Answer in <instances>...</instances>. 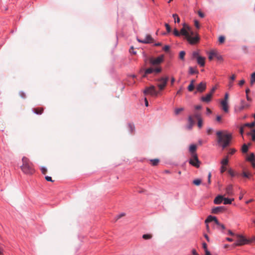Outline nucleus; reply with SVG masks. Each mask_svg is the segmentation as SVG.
Instances as JSON below:
<instances>
[{
  "label": "nucleus",
  "mask_w": 255,
  "mask_h": 255,
  "mask_svg": "<svg viewBox=\"0 0 255 255\" xmlns=\"http://www.w3.org/2000/svg\"><path fill=\"white\" fill-rule=\"evenodd\" d=\"M165 26L166 27L167 32L168 33L170 32L171 31V28L170 25L168 23H165Z\"/></svg>",
  "instance_id": "obj_47"
},
{
  "label": "nucleus",
  "mask_w": 255,
  "mask_h": 255,
  "mask_svg": "<svg viewBox=\"0 0 255 255\" xmlns=\"http://www.w3.org/2000/svg\"><path fill=\"white\" fill-rule=\"evenodd\" d=\"M189 163L196 168H199L201 164V162L199 161L198 158L197 154H194L192 156H191Z\"/></svg>",
  "instance_id": "obj_8"
},
{
  "label": "nucleus",
  "mask_w": 255,
  "mask_h": 255,
  "mask_svg": "<svg viewBox=\"0 0 255 255\" xmlns=\"http://www.w3.org/2000/svg\"><path fill=\"white\" fill-rule=\"evenodd\" d=\"M137 41L142 43H150L153 42V39L150 35L147 34L146 35V37L144 39L140 40L139 39H137Z\"/></svg>",
  "instance_id": "obj_10"
},
{
  "label": "nucleus",
  "mask_w": 255,
  "mask_h": 255,
  "mask_svg": "<svg viewBox=\"0 0 255 255\" xmlns=\"http://www.w3.org/2000/svg\"><path fill=\"white\" fill-rule=\"evenodd\" d=\"M221 104L223 110L225 112H228V102L226 101H221Z\"/></svg>",
  "instance_id": "obj_18"
},
{
  "label": "nucleus",
  "mask_w": 255,
  "mask_h": 255,
  "mask_svg": "<svg viewBox=\"0 0 255 255\" xmlns=\"http://www.w3.org/2000/svg\"><path fill=\"white\" fill-rule=\"evenodd\" d=\"M194 89V85H189L188 87V90L189 91L191 92Z\"/></svg>",
  "instance_id": "obj_48"
},
{
  "label": "nucleus",
  "mask_w": 255,
  "mask_h": 255,
  "mask_svg": "<svg viewBox=\"0 0 255 255\" xmlns=\"http://www.w3.org/2000/svg\"><path fill=\"white\" fill-rule=\"evenodd\" d=\"M211 172H209L208 175V183L210 184L211 183Z\"/></svg>",
  "instance_id": "obj_57"
},
{
  "label": "nucleus",
  "mask_w": 255,
  "mask_h": 255,
  "mask_svg": "<svg viewBox=\"0 0 255 255\" xmlns=\"http://www.w3.org/2000/svg\"><path fill=\"white\" fill-rule=\"evenodd\" d=\"M162 71V69L160 67H156L155 68H154V71L156 73H160Z\"/></svg>",
  "instance_id": "obj_43"
},
{
  "label": "nucleus",
  "mask_w": 255,
  "mask_h": 255,
  "mask_svg": "<svg viewBox=\"0 0 255 255\" xmlns=\"http://www.w3.org/2000/svg\"><path fill=\"white\" fill-rule=\"evenodd\" d=\"M143 93L145 95L149 94L152 96H157L159 94V92L156 90L155 87L153 85L146 87Z\"/></svg>",
  "instance_id": "obj_5"
},
{
  "label": "nucleus",
  "mask_w": 255,
  "mask_h": 255,
  "mask_svg": "<svg viewBox=\"0 0 255 255\" xmlns=\"http://www.w3.org/2000/svg\"><path fill=\"white\" fill-rule=\"evenodd\" d=\"M185 55V52L184 51H181L179 53V58L181 60H184V56Z\"/></svg>",
  "instance_id": "obj_39"
},
{
  "label": "nucleus",
  "mask_w": 255,
  "mask_h": 255,
  "mask_svg": "<svg viewBox=\"0 0 255 255\" xmlns=\"http://www.w3.org/2000/svg\"><path fill=\"white\" fill-rule=\"evenodd\" d=\"M150 162L153 166H156L159 162V160L158 159H150Z\"/></svg>",
  "instance_id": "obj_25"
},
{
  "label": "nucleus",
  "mask_w": 255,
  "mask_h": 255,
  "mask_svg": "<svg viewBox=\"0 0 255 255\" xmlns=\"http://www.w3.org/2000/svg\"><path fill=\"white\" fill-rule=\"evenodd\" d=\"M216 89H217L216 87H214L212 89L211 91H210V92L209 93H210V94H211V95H213V94L214 93V92H215V90H216Z\"/></svg>",
  "instance_id": "obj_59"
},
{
  "label": "nucleus",
  "mask_w": 255,
  "mask_h": 255,
  "mask_svg": "<svg viewBox=\"0 0 255 255\" xmlns=\"http://www.w3.org/2000/svg\"><path fill=\"white\" fill-rule=\"evenodd\" d=\"M237 243H235V246H242L248 244V240L245 239L244 237L240 235H236Z\"/></svg>",
  "instance_id": "obj_9"
},
{
  "label": "nucleus",
  "mask_w": 255,
  "mask_h": 255,
  "mask_svg": "<svg viewBox=\"0 0 255 255\" xmlns=\"http://www.w3.org/2000/svg\"><path fill=\"white\" fill-rule=\"evenodd\" d=\"M250 105L246 103L244 100H241L240 103V106L238 108V110L239 112L242 111L245 109L248 108Z\"/></svg>",
  "instance_id": "obj_13"
},
{
  "label": "nucleus",
  "mask_w": 255,
  "mask_h": 255,
  "mask_svg": "<svg viewBox=\"0 0 255 255\" xmlns=\"http://www.w3.org/2000/svg\"><path fill=\"white\" fill-rule=\"evenodd\" d=\"M40 170L43 174H46L47 172V170L45 167H41Z\"/></svg>",
  "instance_id": "obj_45"
},
{
  "label": "nucleus",
  "mask_w": 255,
  "mask_h": 255,
  "mask_svg": "<svg viewBox=\"0 0 255 255\" xmlns=\"http://www.w3.org/2000/svg\"><path fill=\"white\" fill-rule=\"evenodd\" d=\"M168 80L169 77L167 76H162L155 79L157 82L156 86L159 91H162L165 88Z\"/></svg>",
  "instance_id": "obj_4"
},
{
  "label": "nucleus",
  "mask_w": 255,
  "mask_h": 255,
  "mask_svg": "<svg viewBox=\"0 0 255 255\" xmlns=\"http://www.w3.org/2000/svg\"><path fill=\"white\" fill-rule=\"evenodd\" d=\"M217 219L216 217L209 216L207 219L205 220V223H208V222H210L212 221H215V220Z\"/></svg>",
  "instance_id": "obj_24"
},
{
  "label": "nucleus",
  "mask_w": 255,
  "mask_h": 255,
  "mask_svg": "<svg viewBox=\"0 0 255 255\" xmlns=\"http://www.w3.org/2000/svg\"><path fill=\"white\" fill-rule=\"evenodd\" d=\"M255 126V122L252 123H246L244 125V127H250L251 128H254Z\"/></svg>",
  "instance_id": "obj_30"
},
{
  "label": "nucleus",
  "mask_w": 255,
  "mask_h": 255,
  "mask_svg": "<svg viewBox=\"0 0 255 255\" xmlns=\"http://www.w3.org/2000/svg\"><path fill=\"white\" fill-rule=\"evenodd\" d=\"M214 58H216L219 61H223L222 56L216 50H212L208 52V58L209 60L211 61Z\"/></svg>",
  "instance_id": "obj_6"
},
{
  "label": "nucleus",
  "mask_w": 255,
  "mask_h": 255,
  "mask_svg": "<svg viewBox=\"0 0 255 255\" xmlns=\"http://www.w3.org/2000/svg\"><path fill=\"white\" fill-rule=\"evenodd\" d=\"M251 174L250 172H247L246 171H244L242 173V176L246 178H250L251 176Z\"/></svg>",
  "instance_id": "obj_38"
},
{
  "label": "nucleus",
  "mask_w": 255,
  "mask_h": 255,
  "mask_svg": "<svg viewBox=\"0 0 255 255\" xmlns=\"http://www.w3.org/2000/svg\"><path fill=\"white\" fill-rule=\"evenodd\" d=\"M45 178L47 181L53 182V180L52 179V178L50 176H45Z\"/></svg>",
  "instance_id": "obj_53"
},
{
  "label": "nucleus",
  "mask_w": 255,
  "mask_h": 255,
  "mask_svg": "<svg viewBox=\"0 0 255 255\" xmlns=\"http://www.w3.org/2000/svg\"><path fill=\"white\" fill-rule=\"evenodd\" d=\"M228 99H229V95L228 93H226L225 95L224 100H223L222 101H226V102H228Z\"/></svg>",
  "instance_id": "obj_56"
},
{
  "label": "nucleus",
  "mask_w": 255,
  "mask_h": 255,
  "mask_svg": "<svg viewBox=\"0 0 255 255\" xmlns=\"http://www.w3.org/2000/svg\"><path fill=\"white\" fill-rule=\"evenodd\" d=\"M188 122L191 127H192V126L194 124V121L193 119V117L191 116H189V117H188Z\"/></svg>",
  "instance_id": "obj_35"
},
{
  "label": "nucleus",
  "mask_w": 255,
  "mask_h": 255,
  "mask_svg": "<svg viewBox=\"0 0 255 255\" xmlns=\"http://www.w3.org/2000/svg\"><path fill=\"white\" fill-rule=\"evenodd\" d=\"M164 55H161L155 58L150 57L149 58V61L151 65L155 66L161 63L164 60Z\"/></svg>",
  "instance_id": "obj_7"
},
{
  "label": "nucleus",
  "mask_w": 255,
  "mask_h": 255,
  "mask_svg": "<svg viewBox=\"0 0 255 255\" xmlns=\"http://www.w3.org/2000/svg\"><path fill=\"white\" fill-rule=\"evenodd\" d=\"M245 127H244V125L240 128V132L241 134H243V133H244V128H245Z\"/></svg>",
  "instance_id": "obj_61"
},
{
  "label": "nucleus",
  "mask_w": 255,
  "mask_h": 255,
  "mask_svg": "<svg viewBox=\"0 0 255 255\" xmlns=\"http://www.w3.org/2000/svg\"><path fill=\"white\" fill-rule=\"evenodd\" d=\"M184 111L183 108H176L174 110V114L175 115H179L181 112Z\"/></svg>",
  "instance_id": "obj_26"
},
{
  "label": "nucleus",
  "mask_w": 255,
  "mask_h": 255,
  "mask_svg": "<svg viewBox=\"0 0 255 255\" xmlns=\"http://www.w3.org/2000/svg\"><path fill=\"white\" fill-rule=\"evenodd\" d=\"M228 163V159L227 157L224 158L221 162V163L222 164V165H226Z\"/></svg>",
  "instance_id": "obj_42"
},
{
  "label": "nucleus",
  "mask_w": 255,
  "mask_h": 255,
  "mask_svg": "<svg viewBox=\"0 0 255 255\" xmlns=\"http://www.w3.org/2000/svg\"><path fill=\"white\" fill-rule=\"evenodd\" d=\"M202 124H203V121H202V119L198 120V127L199 128H201L202 127Z\"/></svg>",
  "instance_id": "obj_46"
},
{
  "label": "nucleus",
  "mask_w": 255,
  "mask_h": 255,
  "mask_svg": "<svg viewBox=\"0 0 255 255\" xmlns=\"http://www.w3.org/2000/svg\"><path fill=\"white\" fill-rule=\"evenodd\" d=\"M22 164L20 166V169L25 174L32 175L35 173V169L33 163L26 157L22 158Z\"/></svg>",
  "instance_id": "obj_3"
},
{
  "label": "nucleus",
  "mask_w": 255,
  "mask_h": 255,
  "mask_svg": "<svg viewBox=\"0 0 255 255\" xmlns=\"http://www.w3.org/2000/svg\"><path fill=\"white\" fill-rule=\"evenodd\" d=\"M206 88V83L205 82H201L196 87L197 91L199 92H203Z\"/></svg>",
  "instance_id": "obj_11"
},
{
  "label": "nucleus",
  "mask_w": 255,
  "mask_h": 255,
  "mask_svg": "<svg viewBox=\"0 0 255 255\" xmlns=\"http://www.w3.org/2000/svg\"><path fill=\"white\" fill-rule=\"evenodd\" d=\"M254 83H255V72H254L251 75V83L253 84Z\"/></svg>",
  "instance_id": "obj_40"
},
{
  "label": "nucleus",
  "mask_w": 255,
  "mask_h": 255,
  "mask_svg": "<svg viewBox=\"0 0 255 255\" xmlns=\"http://www.w3.org/2000/svg\"><path fill=\"white\" fill-rule=\"evenodd\" d=\"M129 52L132 53L133 54H136V52L134 51V48L133 46H131L129 49Z\"/></svg>",
  "instance_id": "obj_54"
},
{
  "label": "nucleus",
  "mask_w": 255,
  "mask_h": 255,
  "mask_svg": "<svg viewBox=\"0 0 255 255\" xmlns=\"http://www.w3.org/2000/svg\"><path fill=\"white\" fill-rule=\"evenodd\" d=\"M198 64L201 67H203L205 65V58L203 57L200 56L198 57V58L196 59Z\"/></svg>",
  "instance_id": "obj_17"
},
{
  "label": "nucleus",
  "mask_w": 255,
  "mask_h": 255,
  "mask_svg": "<svg viewBox=\"0 0 255 255\" xmlns=\"http://www.w3.org/2000/svg\"><path fill=\"white\" fill-rule=\"evenodd\" d=\"M152 235L151 234H144L142 236V238L144 240H149L151 239Z\"/></svg>",
  "instance_id": "obj_31"
},
{
  "label": "nucleus",
  "mask_w": 255,
  "mask_h": 255,
  "mask_svg": "<svg viewBox=\"0 0 255 255\" xmlns=\"http://www.w3.org/2000/svg\"><path fill=\"white\" fill-rule=\"evenodd\" d=\"M33 111L37 115H41L43 112V109L42 108H34Z\"/></svg>",
  "instance_id": "obj_20"
},
{
  "label": "nucleus",
  "mask_w": 255,
  "mask_h": 255,
  "mask_svg": "<svg viewBox=\"0 0 255 255\" xmlns=\"http://www.w3.org/2000/svg\"><path fill=\"white\" fill-rule=\"evenodd\" d=\"M145 71V75L151 74L152 72H153L154 68L150 67V68L146 69Z\"/></svg>",
  "instance_id": "obj_33"
},
{
  "label": "nucleus",
  "mask_w": 255,
  "mask_h": 255,
  "mask_svg": "<svg viewBox=\"0 0 255 255\" xmlns=\"http://www.w3.org/2000/svg\"><path fill=\"white\" fill-rule=\"evenodd\" d=\"M126 215L125 213H122L120 215H119L117 217V220L120 219L121 218L123 217H124Z\"/></svg>",
  "instance_id": "obj_55"
},
{
  "label": "nucleus",
  "mask_w": 255,
  "mask_h": 255,
  "mask_svg": "<svg viewBox=\"0 0 255 255\" xmlns=\"http://www.w3.org/2000/svg\"><path fill=\"white\" fill-rule=\"evenodd\" d=\"M172 17L174 18V22H177V23H179L180 22V18L179 17H178V15L177 14H173L172 15Z\"/></svg>",
  "instance_id": "obj_29"
},
{
  "label": "nucleus",
  "mask_w": 255,
  "mask_h": 255,
  "mask_svg": "<svg viewBox=\"0 0 255 255\" xmlns=\"http://www.w3.org/2000/svg\"><path fill=\"white\" fill-rule=\"evenodd\" d=\"M225 38L223 36H220L219 37V42H220V43H224L225 41Z\"/></svg>",
  "instance_id": "obj_44"
},
{
  "label": "nucleus",
  "mask_w": 255,
  "mask_h": 255,
  "mask_svg": "<svg viewBox=\"0 0 255 255\" xmlns=\"http://www.w3.org/2000/svg\"><path fill=\"white\" fill-rule=\"evenodd\" d=\"M226 170V167H225L224 165H222L221 167V173H223L225 172Z\"/></svg>",
  "instance_id": "obj_60"
},
{
  "label": "nucleus",
  "mask_w": 255,
  "mask_h": 255,
  "mask_svg": "<svg viewBox=\"0 0 255 255\" xmlns=\"http://www.w3.org/2000/svg\"><path fill=\"white\" fill-rule=\"evenodd\" d=\"M242 151L243 153H246L248 151V146L246 144H244L242 148Z\"/></svg>",
  "instance_id": "obj_34"
},
{
  "label": "nucleus",
  "mask_w": 255,
  "mask_h": 255,
  "mask_svg": "<svg viewBox=\"0 0 255 255\" xmlns=\"http://www.w3.org/2000/svg\"><path fill=\"white\" fill-rule=\"evenodd\" d=\"M229 173L232 176H234L235 175L234 172L231 170L229 171Z\"/></svg>",
  "instance_id": "obj_62"
},
{
  "label": "nucleus",
  "mask_w": 255,
  "mask_h": 255,
  "mask_svg": "<svg viewBox=\"0 0 255 255\" xmlns=\"http://www.w3.org/2000/svg\"><path fill=\"white\" fill-rule=\"evenodd\" d=\"M236 75L235 74H233L232 75V76L230 77V80L229 82V83L228 84V86L229 88H231L233 86V81H234L236 79Z\"/></svg>",
  "instance_id": "obj_21"
},
{
  "label": "nucleus",
  "mask_w": 255,
  "mask_h": 255,
  "mask_svg": "<svg viewBox=\"0 0 255 255\" xmlns=\"http://www.w3.org/2000/svg\"><path fill=\"white\" fill-rule=\"evenodd\" d=\"M245 80L242 79V80L239 81V86H242V85H243L245 84Z\"/></svg>",
  "instance_id": "obj_58"
},
{
  "label": "nucleus",
  "mask_w": 255,
  "mask_h": 255,
  "mask_svg": "<svg viewBox=\"0 0 255 255\" xmlns=\"http://www.w3.org/2000/svg\"><path fill=\"white\" fill-rule=\"evenodd\" d=\"M221 120H222V117L221 116H217V117H216V120L218 121V122H221Z\"/></svg>",
  "instance_id": "obj_63"
},
{
  "label": "nucleus",
  "mask_w": 255,
  "mask_h": 255,
  "mask_svg": "<svg viewBox=\"0 0 255 255\" xmlns=\"http://www.w3.org/2000/svg\"><path fill=\"white\" fill-rule=\"evenodd\" d=\"M193 117L197 119V120L201 119V114L198 112H196L194 113Z\"/></svg>",
  "instance_id": "obj_41"
},
{
  "label": "nucleus",
  "mask_w": 255,
  "mask_h": 255,
  "mask_svg": "<svg viewBox=\"0 0 255 255\" xmlns=\"http://www.w3.org/2000/svg\"><path fill=\"white\" fill-rule=\"evenodd\" d=\"M5 128V125L3 124V123L0 121V129L2 130Z\"/></svg>",
  "instance_id": "obj_51"
},
{
  "label": "nucleus",
  "mask_w": 255,
  "mask_h": 255,
  "mask_svg": "<svg viewBox=\"0 0 255 255\" xmlns=\"http://www.w3.org/2000/svg\"><path fill=\"white\" fill-rule=\"evenodd\" d=\"M232 191H233L232 185H228L226 189V194L228 196L232 195L233 194Z\"/></svg>",
  "instance_id": "obj_19"
},
{
  "label": "nucleus",
  "mask_w": 255,
  "mask_h": 255,
  "mask_svg": "<svg viewBox=\"0 0 255 255\" xmlns=\"http://www.w3.org/2000/svg\"><path fill=\"white\" fill-rule=\"evenodd\" d=\"M234 200V199H229V198H224V199L223 200L224 201V204L226 205V204H230L232 203V201Z\"/></svg>",
  "instance_id": "obj_28"
},
{
  "label": "nucleus",
  "mask_w": 255,
  "mask_h": 255,
  "mask_svg": "<svg viewBox=\"0 0 255 255\" xmlns=\"http://www.w3.org/2000/svg\"><path fill=\"white\" fill-rule=\"evenodd\" d=\"M194 25H195V26L197 28V29H199L200 28V24H199V22H198V21H197V20H194Z\"/></svg>",
  "instance_id": "obj_49"
},
{
  "label": "nucleus",
  "mask_w": 255,
  "mask_h": 255,
  "mask_svg": "<svg viewBox=\"0 0 255 255\" xmlns=\"http://www.w3.org/2000/svg\"><path fill=\"white\" fill-rule=\"evenodd\" d=\"M128 128L130 132L132 133L134 130V126L132 124H128Z\"/></svg>",
  "instance_id": "obj_27"
},
{
  "label": "nucleus",
  "mask_w": 255,
  "mask_h": 255,
  "mask_svg": "<svg viewBox=\"0 0 255 255\" xmlns=\"http://www.w3.org/2000/svg\"><path fill=\"white\" fill-rule=\"evenodd\" d=\"M18 94L19 96L23 99H25L26 97L25 93L22 91H19Z\"/></svg>",
  "instance_id": "obj_37"
},
{
  "label": "nucleus",
  "mask_w": 255,
  "mask_h": 255,
  "mask_svg": "<svg viewBox=\"0 0 255 255\" xmlns=\"http://www.w3.org/2000/svg\"><path fill=\"white\" fill-rule=\"evenodd\" d=\"M213 95L211 94L208 93L206 96L201 97V101L204 102L208 103L211 101Z\"/></svg>",
  "instance_id": "obj_14"
},
{
  "label": "nucleus",
  "mask_w": 255,
  "mask_h": 255,
  "mask_svg": "<svg viewBox=\"0 0 255 255\" xmlns=\"http://www.w3.org/2000/svg\"><path fill=\"white\" fill-rule=\"evenodd\" d=\"M218 143L223 148H225L230 145L232 138V134L227 130H219L216 132Z\"/></svg>",
  "instance_id": "obj_2"
},
{
  "label": "nucleus",
  "mask_w": 255,
  "mask_h": 255,
  "mask_svg": "<svg viewBox=\"0 0 255 255\" xmlns=\"http://www.w3.org/2000/svg\"><path fill=\"white\" fill-rule=\"evenodd\" d=\"M198 14L199 16L201 18H203L205 16L204 14L202 11H201L200 10L198 11Z\"/></svg>",
  "instance_id": "obj_52"
},
{
  "label": "nucleus",
  "mask_w": 255,
  "mask_h": 255,
  "mask_svg": "<svg viewBox=\"0 0 255 255\" xmlns=\"http://www.w3.org/2000/svg\"><path fill=\"white\" fill-rule=\"evenodd\" d=\"M224 199V197L223 196L218 195L214 199V203L215 204H220L223 201Z\"/></svg>",
  "instance_id": "obj_16"
},
{
  "label": "nucleus",
  "mask_w": 255,
  "mask_h": 255,
  "mask_svg": "<svg viewBox=\"0 0 255 255\" xmlns=\"http://www.w3.org/2000/svg\"><path fill=\"white\" fill-rule=\"evenodd\" d=\"M255 241V237L252 238L250 240H248V243Z\"/></svg>",
  "instance_id": "obj_64"
},
{
  "label": "nucleus",
  "mask_w": 255,
  "mask_h": 255,
  "mask_svg": "<svg viewBox=\"0 0 255 255\" xmlns=\"http://www.w3.org/2000/svg\"><path fill=\"white\" fill-rule=\"evenodd\" d=\"M170 49V46H168V45H165V46L163 47V50L164 51H165V52H168L169 51Z\"/></svg>",
  "instance_id": "obj_50"
},
{
  "label": "nucleus",
  "mask_w": 255,
  "mask_h": 255,
  "mask_svg": "<svg viewBox=\"0 0 255 255\" xmlns=\"http://www.w3.org/2000/svg\"><path fill=\"white\" fill-rule=\"evenodd\" d=\"M225 210V208L223 206L216 207L212 209V213L218 214L220 213L224 212Z\"/></svg>",
  "instance_id": "obj_12"
},
{
  "label": "nucleus",
  "mask_w": 255,
  "mask_h": 255,
  "mask_svg": "<svg viewBox=\"0 0 255 255\" xmlns=\"http://www.w3.org/2000/svg\"><path fill=\"white\" fill-rule=\"evenodd\" d=\"M173 33L176 36H179L180 34L185 36L188 42L192 45L196 44L200 41V37L197 32L193 31L191 27L185 23H183L180 32L175 28Z\"/></svg>",
  "instance_id": "obj_1"
},
{
  "label": "nucleus",
  "mask_w": 255,
  "mask_h": 255,
  "mask_svg": "<svg viewBox=\"0 0 255 255\" xmlns=\"http://www.w3.org/2000/svg\"><path fill=\"white\" fill-rule=\"evenodd\" d=\"M197 150V146L195 144H191L189 147V152L190 153L191 156H192L194 154H197L196 153Z\"/></svg>",
  "instance_id": "obj_15"
},
{
  "label": "nucleus",
  "mask_w": 255,
  "mask_h": 255,
  "mask_svg": "<svg viewBox=\"0 0 255 255\" xmlns=\"http://www.w3.org/2000/svg\"><path fill=\"white\" fill-rule=\"evenodd\" d=\"M193 183L196 186H199L201 183V180L199 179H195L193 181Z\"/></svg>",
  "instance_id": "obj_32"
},
{
  "label": "nucleus",
  "mask_w": 255,
  "mask_h": 255,
  "mask_svg": "<svg viewBox=\"0 0 255 255\" xmlns=\"http://www.w3.org/2000/svg\"><path fill=\"white\" fill-rule=\"evenodd\" d=\"M189 73L190 74H198L199 73L198 71L196 69V68H193L192 67H190L189 68Z\"/></svg>",
  "instance_id": "obj_23"
},
{
  "label": "nucleus",
  "mask_w": 255,
  "mask_h": 255,
  "mask_svg": "<svg viewBox=\"0 0 255 255\" xmlns=\"http://www.w3.org/2000/svg\"><path fill=\"white\" fill-rule=\"evenodd\" d=\"M247 160L251 162L255 160V156L254 153H251L247 157Z\"/></svg>",
  "instance_id": "obj_22"
},
{
  "label": "nucleus",
  "mask_w": 255,
  "mask_h": 255,
  "mask_svg": "<svg viewBox=\"0 0 255 255\" xmlns=\"http://www.w3.org/2000/svg\"><path fill=\"white\" fill-rule=\"evenodd\" d=\"M200 56L199 54V53L198 51H194L192 53V58L193 59H197L198 57H200Z\"/></svg>",
  "instance_id": "obj_36"
}]
</instances>
